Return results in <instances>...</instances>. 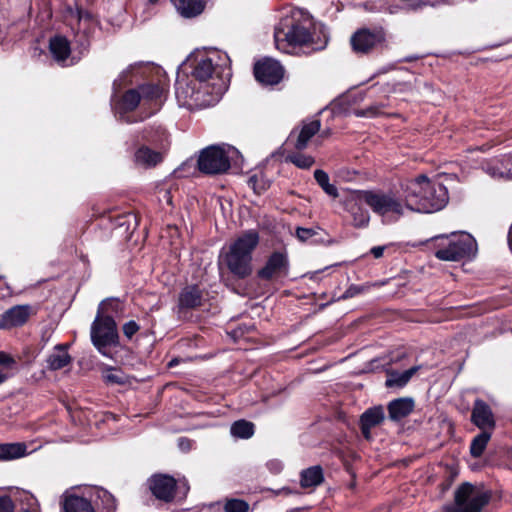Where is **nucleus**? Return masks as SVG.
Instances as JSON below:
<instances>
[{"label":"nucleus","instance_id":"nucleus-11","mask_svg":"<svg viewBox=\"0 0 512 512\" xmlns=\"http://www.w3.org/2000/svg\"><path fill=\"white\" fill-rule=\"evenodd\" d=\"M91 341L97 350L104 356H108V348L116 346L119 341L117 324L113 315H96L91 324Z\"/></svg>","mask_w":512,"mask_h":512},{"label":"nucleus","instance_id":"nucleus-22","mask_svg":"<svg viewBox=\"0 0 512 512\" xmlns=\"http://www.w3.org/2000/svg\"><path fill=\"white\" fill-rule=\"evenodd\" d=\"M163 154L155 151L148 146L141 145L134 153V162L136 165L144 168H152L161 163Z\"/></svg>","mask_w":512,"mask_h":512},{"label":"nucleus","instance_id":"nucleus-37","mask_svg":"<svg viewBox=\"0 0 512 512\" xmlns=\"http://www.w3.org/2000/svg\"><path fill=\"white\" fill-rule=\"evenodd\" d=\"M287 159L301 169H309L314 164V158L312 156L301 153L291 154Z\"/></svg>","mask_w":512,"mask_h":512},{"label":"nucleus","instance_id":"nucleus-23","mask_svg":"<svg viewBox=\"0 0 512 512\" xmlns=\"http://www.w3.org/2000/svg\"><path fill=\"white\" fill-rule=\"evenodd\" d=\"M71 361L72 358L67 351L66 344L56 345L46 359L47 368L53 371L66 367L71 363Z\"/></svg>","mask_w":512,"mask_h":512},{"label":"nucleus","instance_id":"nucleus-35","mask_svg":"<svg viewBox=\"0 0 512 512\" xmlns=\"http://www.w3.org/2000/svg\"><path fill=\"white\" fill-rule=\"evenodd\" d=\"M142 139L150 144L162 146L167 140L165 129L158 126L157 128H147L143 131Z\"/></svg>","mask_w":512,"mask_h":512},{"label":"nucleus","instance_id":"nucleus-53","mask_svg":"<svg viewBox=\"0 0 512 512\" xmlns=\"http://www.w3.org/2000/svg\"><path fill=\"white\" fill-rule=\"evenodd\" d=\"M9 375L4 371L0 370V385L8 379Z\"/></svg>","mask_w":512,"mask_h":512},{"label":"nucleus","instance_id":"nucleus-55","mask_svg":"<svg viewBox=\"0 0 512 512\" xmlns=\"http://www.w3.org/2000/svg\"><path fill=\"white\" fill-rule=\"evenodd\" d=\"M255 180H256V177L255 176H252L250 179H249V183L253 184V187H255Z\"/></svg>","mask_w":512,"mask_h":512},{"label":"nucleus","instance_id":"nucleus-33","mask_svg":"<svg viewBox=\"0 0 512 512\" xmlns=\"http://www.w3.org/2000/svg\"><path fill=\"white\" fill-rule=\"evenodd\" d=\"M233 437L248 439L254 434V424L246 420L235 421L230 428Z\"/></svg>","mask_w":512,"mask_h":512},{"label":"nucleus","instance_id":"nucleus-2","mask_svg":"<svg viewBox=\"0 0 512 512\" xmlns=\"http://www.w3.org/2000/svg\"><path fill=\"white\" fill-rule=\"evenodd\" d=\"M401 189L407 192L409 211L418 213H433L443 209L449 200L447 188L433 182L425 175L406 181Z\"/></svg>","mask_w":512,"mask_h":512},{"label":"nucleus","instance_id":"nucleus-42","mask_svg":"<svg viewBox=\"0 0 512 512\" xmlns=\"http://www.w3.org/2000/svg\"><path fill=\"white\" fill-rule=\"evenodd\" d=\"M139 329V325L134 320L128 321L123 325V333L128 339H131Z\"/></svg>","mask_w":512,"mask_h":512},{"label":"nucleus","instance_id":"nucleus-51","mask_svg":"<svg viewBox=\"0 0 512 512\" xmlns=\"http://www.w3.org/2000/svg\"><path fill=\"white\" fill-rule=\"evenodd\" d=\"M10 294H11L10 288L0 278V298H6V297L10 296Z\"/></svg>","mask_w":512,"mask_h":512},{"label":"nucleus","instance_id":"nucleus-25","mask_svg":"<svg viewBox=\"0 0 512 512\" xmlns=\"http://www.w3.org/2000/svg\"><path fill=\"white\" fill-rule=\"evenodd\" d=\"M324 481L323 469L320 465L311 466L301 471L300 484L302 488H315Z\"/></svg>","mask_w":512,"mask_h":512},{"label":"nucleus","instance_id":"nucleus-24","mask_svg":"<svg viewBox=\"0 0 512 512\" xmlns=\"http://www.w3.org/2000/svg\"><path fill=\"white\" fill-rule=\"evenodd\" d=\"M177 12L185 17L192 18L201 14L204 9L206 2L205 0H172Z\"/></svg>","mask_w":512,"mask_h":512},{"label":"nucleus","instance_id":"nucleus-4","mask_svg":"<svg viewBox=\"0 0 512 512\" xmlns=\"http://www.w3.org/2000/svg\"><path fill=\"white\" fill-rule=\"evenodd\" d=\"M190 62L191 79L207 89H211L214 82H221L226 87L225 80L230 77L229 58L226 54L215 50L200 52Z\"/></svg>","mask_w":512,"mask_h":512},{"label":"nucleus","instance_id":"nucleus-13","mask_svg":"<svg viewBox=\"0 0 512 512\" xmlns=\"http://www.w3.org/2000/svg\"><path fill=\"white\" fill-rule=\"evenodd\" d=\"M254 75L263 85H276L284 76V68L279 61L272 58H264L254 65Z\"/></svg>","mask_w":512,"mask_h":512},{"label":"nucleus","instance_id":"nucleus-19","mask_svg":"<svg viewBox=\"0 0 512 512\" xmlns=\"http://www.w3.org/2000/svg\"><path fill=\"white\" fill-rule=\"evenodd\" d=\"M483 170L493 179L512 180V156L493 159L483 165Z\"/></svg>","mask_w":512,"mask_h":512},{"label":"nucleus","instance_id":"nucleus-36","mask_svg":"<svg viewBox=\"0 0 512 512\" xmlns=\"http://www.w3.org/2000/svg\"><path fill=\"white\" fill-rule=\"evenodd\" d=\"M122 310V303L115 298L103 300L97 310L96 315L104 317V315H113V318Z\"/></svg>","mask_w":512,"mask_h":512},{"label":"nucleus","instance_id":"nucleus-40","mask_svg":"<svg viewBox=\"0 0 512 512\" xmlns=\"http://www.w3.org/2000/svg\"><path fill=\"white\" fill-rule=\"evenodd\" d=\"M103 378L105 382L112 384H122L124 382L123 376L114 369L107 370L104 373Z\"/></svg>","mask_w":512,"mask_h":512},{"label":"nucleus","instance_id":"nucleus-56","mask_svg":"<svg viewBox=\"0 0 512 512\" xmlns=\"http://www.w3.org/2000/svg\"><path fill=\"white\" fill-rule=\"evenodd\" d=\"M396 7H389V13L390 14H393V13H396Z\"/></svg>","mask_w":512,"mask_h":512},{"label":"nucleus","instance_id":"nucleus-3","mask_svg":"<svg viewBox=\"0 0 512 512\" xmlns=\"http://www.w3.org/2000/svg\"><path fill=\"white\" fill-rule=\"evenodd\" d=\"M225 86L221 82L211 84V89L200 85L191 78H178L175 85V95L179 106L189 110L202 109L215 105L223 93Z\"/></svg>","mask_w":512,"mask_h":512},{"label":"nucleus","instance_id":"nucleus-6","mask_svg":"<svg viewBox=\"0 0 512 512\" xmlns=\"http://www.w3.org/2000/svg\"><path fill=\"white\" fill-rule=\"evenodd\" d=\"M163 95V87L157 84H144L137 89H130L114 104L115 113L120 119L132 123L133 120L129 117L125 118V115L142 103V106H148L149 112L145 117H149L160 109L163 103Z\"/></svg>","mask_w":512,"mask_h":512},{"label":"nucleus","instance_id":"nucleus-28","mask_svg":"<svg viewBox=\"0 0 512 512\" xmlns=\"http://www.w3.org/2000/svg\"><path fill=\"white\" fill-rule=\"evenodd\" d=\"M63 509L65 512H95L90 501L76 495L65 497Z\"/></svg>","mask_w":512,"mask_h":512},{"label":"nucleus","instance_id":"nucleus-30","mask_svg":"<svg viewBox=\"0 0 512 512\" xmlns=\"http://www.w3.org/2000/svg\"><path fill=\"white\" fill-rule=\"evenodd\" d=\"M26 445L22 443L0 444V460L8 461L26 455Z\"/></svg>","mask_w":512,"mask_h":512},{"label":"nucleus","instance_id":"nucleus-45","mask_svg":"<svg viewBox=\"0 0 512 512\" xmlns=\"http://www.w3.org/2000/svg\"><path fill=\"white\" fill-rule=\"evenodd\" d=\"M133 69V67H129L127 70L123 71L119 77L114 81L113 83V87H114V91L115 93L117 92V90H119L121 88V85H122V81H124L128 75L130 74L131 70Z\"/></svg>","mask_w":512,"mask_h":512},{"label":"nucleus","instance_id":"nucleus-47","mask_svg":"<svg viewBox=\"0 0 512 512\" xmlns=\"http://www.w3.org/2000/svg\"><path fill=\"white\" fill-rule=\"evenodd\" d=\"M15 364L14 359L5 352L0 351V365L11 366Z\"/></svg>","mask_w":512,"mask_h":512},{"label":"nucleus","instance_id":"nucleus-32","mask_svg":"<svg viewBox=\"0 0 512 512\" xmlns=\"http://www.w3.org/2000/svg\"><path fill=\"white\" fill-rule=\"evenodd\" d=\"M491 439V432L482 430L481 433L476 435L470 444V453L474 458L482 456L485 451L489 440Z\"/></svg>","mask_w":512,"mask_h":512},{"label":"nucleus","instance_id":"nucleus-27","mask_svg":"<svg viewBox=\"0 0 512 512\" xmlns=\"http://www.w3.org/2000/svg\"><path fill=\"white\" fill-rule=\"evenodd\" d=\"M49 48L53 57L58 62L66 61L71 51L69 41L63 36L51 38Z\"/></svg>","mask_w":512,"mask_h":512},{"label":"nucleus","instance_id":"nucleus-15","mask_svg":"<svg viewBox=\"0 0 512 512\" xmlns=\"http://www.w3.org/2000/svg\"><path fill=\"white\" fill-rule=\"evenodd\" d=\"M363 192L355 191L344 201V208L351 215L353 225L357 228L366 227L370 221L369 212L362 207V203H365L362 197Z\"/></svg>","mask_w":512,"mask_h":512},{"label":"nucleus","instance_id":"nucleus-39","mask_svg":"<svg viewBox=\"0 0 512 512\" xmlns=\"http://www.w3.org/2000/svg\"><path fill=\"white\" fill-rule=\"evenodd\" d=\"M381 105H371L366 109L356 110L355 115L358 117H374L380 114Z\"/></svg>","mask_w":512,"mask_h":512},{"label":"nucleus","instance_id":"nucleus-7","mask_svg":"<svg viewBox=\"0 0 512 512\" xmlns=\"http://www.w3.org/2000/svg\"><path fill=\"white\" fill-rule=\"evenodd\" d=\"M362 197L371 210L382 218V222L390 224L398 221L405 212L409 211L407 205V192L402 194L394 192L364 191Z\"/></svg>","mask_w":512,"mask_h":512},{"label":"nucleus","instance_id":"nucleus-57","mask_svg":"<svg viewBox=\"0 0 512 512\" xmlns=\"http://www.w3.org/2000/svg\"><path fill=\"white\" fill-rule=\"evenodd\" d=\"M158 0H149L151 3H156Z\"/></svg>","mask_w":512,"mask_h":512},{"label":"nucleus","instance_id":"nucleus-34","mask_svg":"<svg viewBox=\"0 0 512 512\" xmlns=\"http://www.w3.org/2000/svg\"><path fill=\"white\" fill-rule=\"evenodd\" d=\"M314 178L317 184L327 195L333 198H337L339 196L337 187L330 183L329 176L325 171L320 169L315 170Z\"/></svg>","mask_w":512,"mask_h":512},{"label":"nucleus","instance_id":"nucleus-12","mask_svg":"<svg viewBox=\"0 0 512 512\" xmlns=\"http://www.w3.org/2000/svg\"><path fill=\"white\" fill-rule=\"evenodd\" d=\"M289 272V260L286 252H273L265 265L257 272L258 278L264 281L277 280L286 277Z\"/></svg>","mask_w":512,"mask_h":512},{"label":"nucleus","instance_id":"nucleus-54","mask_svg":"<svg viewBox=\"0 0 512 512\" xmlns=\"http://www.w3.org/2000/svg\"><path fill=\"white\" fill-rule=\"evenodd\" d=\"M178 362H179V361H178V359H177V358H174V359H172V360L168 363V366H169V367H174V366H176V365L178 364Z\"/></svg>","mask_w":512,"mask_h":512},{"label":"nucleus","instance_id":"nucleus-17","mask_svg":"<svg viewBox=\"0 0 512 512\" xmlns=\"http://www.w3.org/2000/svg\"><path fill=\"white\" fill-rule=\"evenodd\" d=\"M32 314L28 304L15 305L6 310L0 318V329H12L24 325Z\"/></svg>","mask_w":512,"mask_h":512},{"label":"nucleus","instance_id":"nucleus-52","mask_svg":"<svg viewBox=\"0 0 512 512\" xmlns=\"http://www.w3.org/2000/svg\"><path fill=\"white\" fill-rule=\"evenodd\" d=\"M427 5L434 6L435 4L434 3L425 2V1H419V2H417L415 4H412L411 5V9L417 10V9H420V8L425 7Z\"/></svg>","mask_w":512,"mask_h":512},{"label":"nucleus","instance_id":"nucleus-38","mask_svg":"<svg viewBox=\"0 0 512 512\" xmlns=\"http://www.w3.org/2000/svg\"><path fill=\"white\" fill-rule=\"evenodd\" d=\"M226 512H248L249 505L240 499H230L224 505Z\"/></svg>","mask_w":512,"mask_h":512},{"label":"nucleus","instance_id":"nucleus-46","mask_svg":"<svg viewBox=\"0 0 512 512\" xmlns=\"http://www.w3.org/2000/svg\"><path fill=\"white\" fill-rule=\"evenodd\" d=\"M101 493H102L103 500L107 504V508L109 510H114L115 509V499H114V497L110 493H108L107 491H104V490L101 491Z\"/></svg>","mask_w":512,"mask_h":512},{"label":"nucleus","instance_id":"nucleus-49","mask_svg":"<svg viewBox=\"0 0 512 512\" xmlns=\"http://www.w3.org/2000/svg\"><path fill=\"white\" fill-rule=\"evenodd\" d=\"M268 468L272 473L277 474L282 470L283 465L280 461L272 460L268 463Z\"/></svg>","mask_w":512,"mask_h":512},{"label":"nucleus","instance_id":"nucleus-5","mask_svg":"<svg viewBox=\"0 0 512 512\" xmlns=\"http://www.w3.org/2000/svg\"><path fill=\"white\" fill-rule=\"evenodd\" d=\"M259 243V236L254 231H248L238 237L226 252L220 255V264L225 265L229 272L239 279H244L252 273V253Z\"/></svg>","mask_w":512,"mask_h":512},{"label":"nucleus","instance_id":"nucleus-18","mask_svg":"<svg viewBox=\"0 0 512 512\" xmlns=\"http://www.w3.org/2000/svg\"><path fill=\"white\" fill-rule=\"evenodd\" d=\"M471 422L481 430H493L496 426L490 406L482 399H476L471 413Z\"/></svg>","mask_w":512,"mask_h":512},{"label":"nucleus","instance_id":"nucleus-16","mask_svg":"<svg viewBox=\"0 0 512 512\" xmlns=\"http://www.w3.org/2000/svg\"><path fill=\"white\" fill-rule=\"evenodd\" d=\"M149 488L157 499L171 502L175 495L176 480L169 475H154L149 479Z\"/></svg>","mask_w":512,"mask_h":512},{"label":"nucleus","instance_id":"nucleus-29","mask_svg":"<svg viewBox=\"0 0 512 512\" xmlns=\"http://www.w3.org/2000/svg\"><path fill=\"white\" fill-rule=\"evenodd\" d=\"M319 129V120H313L308 123H304L298 135L297 141L295 143V148L297 150L305 149L307 147L309 140L319 131Z\"/></svg>","mask_w":512,"mask_h":512},{"label":"nucleus","instance_id":"nucleus-1","mask_svg":"<svg viewBox=\"0 0 512 512\" xmlns=\"http://www.w3.org/2000/svg\"><path fill=\"white\" fill-rule=\"evenodd\" d=\"M276 48L286 54H296L306 47L309 52L323 50L328 43V34L322 23L300 9L291 10L283 16L274 28Z\"/></svg>","mask_w":512,"mask_h":512},{"label":"nucleus","instance_id":"nucleus-20","mask_svg":"<svg viewBox=\"0 0 512 512\" xmlns=\"http://www.w3.org/2000/svg\"><path fill=\"white\" fill-rule=\"evenodd\" d=\"M385 418L382 406L367 409L360 417V428L365 439L371 438V429L380 425Z\"/></svg>","mask_w":512,"mask_h":512},{"label":"nucleus","instance_id":"nucleus-44","mask_svg":"<svg viewBox=\"0 0 512 512\" xmlns=\"http://www.w3.org/2000/svg\"><path fill=\"white\" fill-rule=\"evenodd\" d=\"M364 290L363 287L361 286H358V285H351L348 287V289L345 291V293L343 294L342 298L344 299H347V298H352L360 293H362Z\"/></svg>","mask_w":512,"mask_h":512},{"label":"nucleus","instance_id":"nucleus-9","mask_svg":"<svg viewBox=\"0 0 512 512\" xmlns=\"http://www.w3.org/2000/svg\"><path fill=\"white\" fill-rule=\"evenodd\" d=\"M239 151L230 145H213L203 149L198 158V168L205 174H222L237 163Z\"/></svg>","mask_w":512,"mask_h":512},{"label":"nucleus","instance_id":"nucleus-8","mask_svg":"<svg viewBox=\"0 0 512 512\" xmlns=\"http://www.w3.org/2000/svg\"><path fill=\"white\" fill-rule=\"evenodd\" d=\"M435 256L442 261H459L476 255L477 244L468 233H452L450 236L436 238Z\"/></svg>","mask_w":512,"mask_h":512},{"label":"nucleus","instance_id":"nucleus-31","mask_svg":"<svg viewBox=\"0 0 512 512\" xmlns=\"http://www.w3.org/2000/svg\"><path fill=\"white\" fill-rule=\"evenodd\" d=\"M417 370L418 367L414 366L404 372H389L385 384L387 387H403L409 382Z\"/></svg>","mask_w":512,"mask_h":512},{"label":"nucleus","instance_id":"nucleus-14","mask_svg":"<svg viewBox=\"0 0 512 512\" xmlns=\"http://www.w3.org/2000/svg\"><path fill=\"white\" fill-rule=\"evenodd\" d=\"M385 41L382 29H360L351 37V46L354 52L366 54Z\"/></svg>","mask_w":512,"mask_h":512},{"label":"nucleus","instance_id":"nucleus-41","mask_svg":"<svg viewBox=\"0 0 512 512\" xmlns=\"http://www.w3.org/2000/svg\"><path fill=\"white\" fill-rule=\"evenodd\" d=\"M316 234H317V231L315 229H312V228L299 227L296 230L297 238L300 241H302V242L308 241L309 239H311Z\"/></svg>","mask_w":512,"mask_h":512},{"label":"nucleus","instance_id":"nucleus-48","mask_svg":"<svg viewBox=\"0 0 512 512\" xmlns=\"http://www.w3.org/2000/svg\"><path fill=\"white\" fill-rule=\"evenodd\" d=\"M178 447L182 451H189L192 448V441L187 438L181 437L178 439Z\"/></svg>","mask_w":512,"mask_h":512},{"label":"nucleus","instance_id":"nucleus-10","mask_svg":"<svg viewBox=\"0 0 512 512\" xmlns=\"http://www.w3.org/2000/svg\"><path fill=\"white\" fill-rule=\"evenodd\" d=\"M491 492L482 485L462 483L454 492V504L445 512H481L490 502Z\"/></svg>","mask_w":512,"mask_h":512},{"label":"nucleus","instance_id":"nucleus-26","mask_svg":"<svg viewBox=\"0 0 512 512\" xmlns=\"http://www.w3.org/2000/svg\"><path fill=\"white\" fill-rule=\"evenodd\" d=\"M414 407V402L410 398H399L393 400L388 405L390 419L398 421L409 415Z\"/></svg>","mask_w":512,"mask_h":512},{"label":"nucleus","instance_id":"nucleus-43","mask_svg":"<svg viewBox=\"0 0 512 512\" xmlns=\"http://www.w3.org/2000/svg\"><path fill=\"white\" fill-rule=\"evenodd\" d=\"M13 508L14 505L10 497H0V512H13Z\"/></svg>","mask_w":512,"mask_h":512},{"label":"nucleus","instance_id":"nucleus-50","mask_svg":"<svg viewBox=\"0 0 512 512\" xmlns=\"http://www.w3.org/2000/svg\"><path fill=\"white\" fill-rule=\"evenodd\" d=\"M385 248L386 246H375L371 248L370 253L374 256V258L378 259L383 256Z\"/></svg>","mask_w":512,"mask_h":512},{"label":"nucleus","instance_id":"nucleus-21","mask_svg":"<svg viewBox=\"0 0 512 512\" xmlns=\"http://www.w3.org/2000/svg\"><path fill=\"white\" fill-rule=\"evenodd\" d=\"M203 303V291L197 285L184 287L178 297L180 310H191L200 307Z\"/></svg>","mask_w":512,"mask_h":512}]
</instances>
